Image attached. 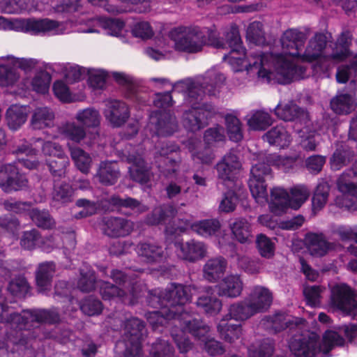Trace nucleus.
I'll return each instance as SVG.
<instances>
[{"label": "nucleus", "mask_w": 357, "mask_h": 357, "mask_svg": "<svg viewBox=\"0 0 357 357\" xmlns=\"http://www.w3.org/2000/svg\"><path fill=\"white\" fill-rule=\"evenodd\" d=\"M225 37L231 50L223 56V61H227L234 72L255 71L259 80L267 84H288L302 76L303 69L291 68L281 55L253 51L246 56L237 25L231 24Z\"/></svg>", "instance_id": "nucleus-1"}, {"label": "nucleus", "mask_w": 357, "mask_h": 357, "mask_svg": "<svg viewBox=\"0 0 357 357\" xmlns=\"http://www.w3.org/2000/svg\"><path fill=\"white\" fill-rule=\"evenodd\" d=\"M225 80L222 73L212 68L196 80L187 78L172 85V91L183 93L185 102L191 107L183 115V124L186 130L195 132L208 124V119L215 114V109L211 104L202 101L206 94L216 96Z\"/></svg>", "instance_id": "nucleus-2"}, {"label": "nucleus", "mask_w": 357, "mask_h": 357, "mask_svg": "<svg viewBox=\"0 0 357 357\" xmlns=\"http://www.w3.org/2000/svg\"><path fill=\"white\" fill-rule=\"evenodd\" d=\"M164 298L167 303L161 311L146 313V318L153 330L163 331L162 328L170 327L178 333L184 329L185 320H193L186 311L185 305L191 301L190 287L172 282L164 289Z\"/></svg>", "instance_id": "nucleus-3"}, {"label": "nucleus", "mask_w": 357, "mask_h": 357, "mask_svg": "<svg viewBox=\"0 0 357 357\" xmlns=\"http://www.w3.org/2000/svg\"><path fill=\"white\" fill-rule=\"evenodd\" d=\"M0 289V328L1 325L8 331V337L17 335H29L27 329L41 324H54L59 321V314L55 310L33 309L12 312L4 303Z\"/></svg>", "instance_id": "nucleus-4"}, {"label": "nucleus", "mask_w": 357, "mask_h": 357, "mask_svg": "<svg viewBox=\"0 0 357 357\" xmlns=\"http://www.w3.org/2000/svg\"><path fill=\"white\" fill-rule=\"evenodd\" d=\"M302 327L293 331L289 340V349L296 357H326L334 347L344 344V339L333 331L324 333L321 344L319 335L314 333L304 334Z\"/></svg>", "instance_id": "nucleus-5"}, {"label": "nucleus", "mask_w": 357, "mask_h": 357, "mask_svg": "<svg viewBox=\"0 0 357 357\" xmlns=\"http://www.w3.org/2000/svg\"><path fill=\"white\" fill-rule=\"evenodd\" d=\"M170 37L177 50L189 54L200 52L205 46L220 49L225 45L215 28L181 26L172 30Z\"/></svg>", "instance_id": "nucleus-6"}, {"label": "nucleus", "mask_w": 357, "mask_h": 357, "mask_svg": "<svg viewBox=\"0 0 357 357\" xmlns=\"http://www.w3.org/2000/svg\"><path fill=\"white\" fill-rule=\"evenodd\" d=\"M267 162H258L252 165L248 186L252 196L256 202L264 204L268 202L267 185L266 178L271 176V165H275L284 172L292 169L296 162L294 157H282L275 154H270L266 157Z\"/></svg>", "instance_id": "nucleus-7"}, {"label": "nucleus", "mask_w": 357, "mask_h": 357, "mask_svg": "<svg viewBox=\"0 0 357 357\" xmlns=\"http://www.w3.org/2000/svg\"><path fill=\"white\" fill-rule=\"evenodd\" d=\"M209 331L208 325L199 319H194L192 321L185 320L184 329H180L178 333L172 329L171 335L181 353H186L192 348V343L186 337L188 333L204 342V349L209 355L214 356L222 354L225 351L224 347L221 342L209 337Z\"/></svg>", "instance_id": "nucleus-8"}, {"label": "nucleus", "mask_w": 357, "mask_h": 357, "mask_svg": "<svg viewBox=\"0 0 357 357\" xmlns=\"http://www.w3.org/2000/svg\"><path fill=\"white\" fill-rule=\"evenodd\" d=\"M172 102L171 92L155 94L153 105L164 110H155L151 113L149 126L157 136H169L177 130L178 123L175 116L166 110V108L172 105Z\"/></svg>", "instance_id": "nucleus-9"}, {"label": "nucleus", "mask_w": 357, "mask_h": 357, "mask_svg": "<svg viewBox=\"0 0 357 357\" xmlns=\"http://www.w3.org/2000/svg\"><path fill=\"white\" fill-rule=\"evenodd\" d=\"M291 195L283 188L275 187L271 190L269 208L275 215H280L289 208L298 209L308 199L310 191L304 185H297L290 190Z\"/></svg>", "instance_id": "nucleus-10"}, {"label": "nucleus", "mask_w": 357, "mask_h": 357, "mask_svg": "<svg viewBox=\"0 0 357 357\" xmlns=\"http://www.w3.org/2000/svg\"><path fill=\"white\" fill-rule=\"evenodd\" d=\"M146 337L145 324L137 317L126 319L123 323L122 340L116 344V352L125 347L122 357H142V344Z\"/></svg>", "instance_id": "nucleus-11"}, {"label": "nucleus", "mask_w": 357, "mask_h": 357, "mask_svg": "<svg viewBox=\"0 0 357 357\" xmlns=\"http://www.w3.org/2000/svg\"><path fill=\"white\" fill-rule=\"evenodd\" d=\"M40 325L29 327V335H17L8 337V331H6L5 340L0 341V357H33L34 350L32 341L36 338L40 339L39 332Z\"/></svg>", "instance_id": "nucleus-12"}, {"label": "nucleus", "mask_w": 357, "mask_h": 357, "mask_svg": "<svg viewBox=\"0 0 357 357\" xmlns=\"http://www.w3.org/2000/svg\"><path fill=\"white\" fill-rule=\"evenodd\" d=\"M336 186L342 195L335 197V206L349 211H357V160L350 169H346L338 177Z\"/></svg>", "instance_id": "nucleus-13"}, {"label": "nucleus", "mask_w": 357, "mask_h": 357, "mask_svg": "<svg viewBox=\"0 0 357 357\" xmlns=\"http://www.w3.org/2000/svg\"><path fill=\"white\" fill-rule=\"evenodd\" d=\"M307 31L308 29H306L305 31H302L298 29H287L283 33L280 39L283 53L273 54L270 52L274 56H282L291 68H301L303 69L302 76L299 78L294 79L292 82L303 79L305 77L306 68L294 63L289 59V56H302L301 52L308 36Z\"/></svg>", "instance_id": "nucleus-14"}, {"label": "nucleus", "mask_w": 357, "mask_h": 357, "mask_svg": "<svg viewBox=\"0 0 357 357\" xmlns=\"http://www.w3.org/2000/svg\"><path fill=\"white\" fill-rule=\"evenodd\" d=\"M29 180L25 174L20 172L15 162L0 166V188L7 194L27 189Z\"/></svg>", "instance_id": "nucleus-15"}, {"label": "nucleus", "mask_w": 357, "mask_h": 357, "mask_svg": "<svg viewBox=\"0 0 357 357\" xmlns=\"http://www.w3.org/2000/svg\"><path fill=\"white\" fill-rule=\"evenodd\" d=\"M178 225L166 226L165 233L167 236L176 235L184 232L190 227L191 229L202 237L215 235L220 229V222L217 219H206L190 223L188 220H179Z\"/></svg>", "instance_id": "nucleus-16"}, {"label": "nucleus", "mask_w": 357, "mask_h": 357, "mask_svg": "<svg viewBox=\"0 0 357 357\" xmlns=\"http://www.w3.org/2000/svg\"><path fill=\"white\" fill-rule=\"evenodd\" d=\"M36 63L33 59L17 58L12 55L0 57V85H13L17 80L18 75L13 69L15 67L29 70Z\"/></svg>", "instance_id": "nucleus-17"}, {"label": "nucleus", "mask_w": 357, "mask_h": 357, "mask_svg": "<svg viewBox=\"0 0 357 357\" xmlns=\"http://www.w3.org/2000/svg\"><path fill=\"white\" fill-rule=\"evenodd\" d=\"M155 162L160 172L167 178L175 175L180 167L181 160L169 158L168 155L180 151V147L170 142H162L160 146L156 148Z\"/></svg>", "instance_id": "nucleus-18"}, {"label": "nucleus", "mask_w": 357, "mask_h": 357, "mask_svg": "<svg viewBox=\"0 0 357 357\" xmlns=\"http://www.w3.org/2000/svg\"><path fill=\"white\" fill-rule=\"evenodd\" d=\"M141 272H142L141 269L134 271L130 268L124 271L113 269L110 272L109 277L119 287L126 289L128 295L137 302V299L146 290V286L137 280V273Z\"/></svg>", "instance_id": "nucleus-19"}, {"label": "nucleus", "mask_w": 357, "mask_h": 357, "mask_svg": "<svg viewBox=\"0 0 357 357\" xmlns=\"http://www.w3.org/2000/svg\"><path fill=\"white\" fill-rule=\"evenodd\" d=\"M59 26L60 24L58 22L49 19L16 20L10 25L11 29L35 35L45 33L59 34L60 33Z\"/></svg>", "instance_id": "nucleus-20"}, {"label": "nucleus", "mask_w": 357, "mask_h": 357, "mask_svg": "<svg viewBox=\"0 0 357 357\" xmlns=\"http://www.w3.org/2000/svg\"><path fill=\"white\" fill-rule=\"evenodd\" d=\"M331 291V305L333 307L349 313L357 307L355 294L346 284H335Z\"/></svg>", "instance_id": "nucleus-21"}, {"label": "nucleus", "mask_w": 357, "mask_h": 357, "mask_svg": "<svg viewBox=\"0 0 357 357\" xmlns=\"http://www.w3.org/2000/svg\"><path fill=\"white\" fill-rule=\"evenodd\" d=\"M242 164L234 151L227 153L217 163L218 178L223 182H234L241 169Z\"/></svg>", "instance_id": "nucleus-22"}, {"label": "nucleus", "mask_w": 357, "mask_h": 357, "mask_svg": "<svg viewBox=\"0 0 357 357\" xmlns=\"http://www.w3.org/2000/svg\"><path fill=\"white\" fill-rule=\"evenodd\" d=\"M133 229V222L122 217L105 216L101 221V229L103 234L111 238L128 236Z\"/></svg>", "instance_id": "nucleus-23"}, {"label": "nucleus", "mask_w": 357, "mask_h": 357, "mask_svg": "<svg viewBox=\"0 0 357 357\" xmlns=\"http://www.w3.org/2000/svg\"><path fill=\"white\" fill-rule=\"evenodd\" d=\"M56 236L43 238L36 229L26 231L20 238V245L25 250H31L36 248L50 252L54 248L59 247Z\"/></svg>", "instance_id": "nucleus-24"}, {"label": "nucleus", "mask_w": 357, "mask_h": 357, "mask_svg": "<svg viewBox=\"0 0 357 357\" xmlns=\"http://www.w3.org/2000/svg\"><path fill=\"white\" fill-rule=\"evenodd\" d=\"M138 257L148 264H157L165 262L167 252L162 245L155 242H141L135 248Z\"/></svg>", "instance_id": "nucleus-25"}, {"label": "nucleus", "mask_w": 357, "mask_h": 357, "mask_svg": "<svg viewBox=\"0 0 357 357\" xmlns=\"http://www.w3.org/2000/svg\"><path fill=\"white\" fill-rule=\"evenodd\" d=\"M97 289L104 301H114L131 305L137 303L133 298L128 295L126 289L109 282L98 280Z\"/></svg>", "instance_id": "nucleus-26"}, {"label": "nucleus", "mask_w": 357, "mask_h": 357, "mask_svg": "<svg viewBox=\"0 0 357 357\" xmlns=\"http://www.w3.org/2000/svg\"><path fill=\"white\" fill-rule=\"evenodd\" d=\"M305 245L310 254L314 257H323L335 248V243L327 241L322 232L310 231L304 237Z\"/></svg>", "instance_id": "nucleus-27"}, {"label": "nucleus", "mask_w": 357, "mask_h": 357, "mask_svg": "<svg viewBox=\"0 0 357 357\" xmlns=\"http://www.w3.org/2000/svg\"><path fill=\"white\" fill-rule=\"evenodd\" d=\"M174 246L178 257L190 262H195L203 259L207 252L204 243L193 239L185 243L176 242Z\"/></svg>", "instance_id": "nucleus-28"}, {"label": "nucleus", "mask_w": 357, "mask_h": 357, "mask_svg": "<svg viewBox=\"0 0 357 357\" xmlns=\"http://www.w3.org/2000/svg\"><path fill=\"white\" fill-rule=\"evenodd\" d=\"M104 114L112 127L119 128L129 119L130 110L125 102L118 100H109L106 103Z\"/></svg>", "instance_id": "nucleus-29"}, {"label": "nucleus", "mask_w": 357, "mask_h": 357, "mask_svg": "<svg viewBox=\"0 0 357 357\" xmlns=\"http://www.w3.org/2000/svg\"><path fill=\"white\" fill-rule=\"evenodd\" d=\"M266 321L275 333L288 329L290 334L300 326H303L305 321L302 318L294 317L282 312L266 317Z\"/></svg>", "instance_id": "nucleus-30"}, {"label": "nucleus", "mask_w": 357, "mask_h": 357, "mask_svg": "<svg viewBox=\"0 0 357 357\" xmlns=\"http://www.w3.org/2000/svg\"><path fill=\"white\" fill-rule=\"evenodd\" d=\"M275 114L284 121H296L306 125L309 120L308 112L293 102H289L282 107L278 104L275 108Z\"/></svg>", "instance_id": "nucleus-31"}, {"label": "nucleus", "mask_w": 357, "mask_h": 357, "mask_svg": "<svg viewBox=\"0 0 357 357\" xmlns=\"http://www.w3.org/2000/svg\"><path fill=\"white\" fill-rule=\"evenodd\" d=\"M128 161L132 165L128 168L131 178L139 183H147L153 176L151 169L139 155H129Z\"/></svg>", "instance_id": "nucleus-32"}, {"label": "nucleus", "mask_w": 357, "mask_h": 357, "mask_svg": "<svg viewBox=\"0 0 357 357\" xmlns=\"http://www.w3.org/2000/svg\"><path fill=\"white\" fill-rule=\"evenodd\" d=\"M243 287L240 275L230 274L225 277L217 285L218 294L220 296L236 298L241 294Z\"/></svg>", "instance_id": "nucleus-33"}, {"label": "nucleus", "mask_w": 357, "mask_h": 357, "mask_svg": "<svg viewBox=\"0 0 357 357\" xmlns=\"http://www.w3.org/2000/svg\"><path fill=\"white\" fill-rule=\"evenodd\" d=\"M272 298L270 291L261 286L255 287L247 298L256 314L266 311L271 305Z\"/></svg>", "instance_id": "nucleus-34"}, {"label": "nucleus", "mask_w": 357, "mask_h": 357, "mask_svg": "<svg viewBox=\"0 0 357 357\" xmlns=\"http://www.w3.org/2000/svg\"><path fill=\"white\" fill-rule=\"evenodd\" d=\"M327 36L324 33L317 32L309 40L308 44L302 54L301 58L309 62L317 60L322 54L327 45Z\"/></svg>", "instance_id": "nucleus-35"}, {"label": "nucleus", "mask_w": 357, "mask_h": 357, "mask_svg": "<svg viewBox=\"0 0 357 357\" xmlns=\"http://www.w3.org/2000/svg\"><path fill=\"white\" fill-rule=\"evenodd\" d=\"M227 261L222 257L209 259L203 266V277L210 282H216L224 275Z\"/></svg>", "instance_id": "nucleus-36"}, {"label": "nucleus", "mask_w": 357, "mask_h": 357, "mask_svg": "<svg viewBox=\"0 0 357 357\" xmlns=\"http://www.w3.org/2000/svg\"><path fill=\"white\" fill-rule=\"evenodd\" d=\"M54 113L51 108L48 107H38L33 112L31 126L34 130L51 128L54 126Z\"/></svg>", "instance_id": "nucleus-37"}, {"label": "nucleus", "mask_w": 357, "mask_h": 357, "mask_svg": "<svg viewBox=\"0 0 357 357\" xmlns=\"http://www.w3.org/2000/svg\"><path fill=\"white\" fill-rule=\"evenodd\" d=\"M356 106L354 94L339 92L331 99V107L338 114H347L354 111Z\"/></svg>", "instance_id": "nucleus-38"}, {"label": "nucleus", "mask_w": 357, "mask_h": 357, "mask_svg": "<svg viewBox=\"0 0 357 357\" xmlns=\"http://www.w3.org/2000/svg\"><path fill=\"white\" fill-rule=\"evenodd\" d=\"M120 176L119 167L116 161L101 162L97 172L99 181L105 185H114Z\"/></svg>", "instance_id": "nucleus-39"}, {"label": "nucleus", "mask_w": 357, "mask_h": 357, "mask_svg": "<svg viewBox=\"0 0 357 357\" xmlns=\"http://www.w3.org/2000/svg\"><path fill=\"white\" fill-rule=\"evenodd\" d=\"M263 139L268 142L271 145L284 149L290 144L291 137L284 126L281 123L266 132L263 136Z\"/></svg>", "instance_id": "nucleus-40"}, {"label": "nucleus", "mask_w": 357, "mask_h": 357, "mask_svg": "<svg viewBox=\"0 0 357 357\" xmlns=\"http://www.w3.org/2000/svg\"><path fill=\"white\" fill-rule=\"evenodd\" d=\"M54 272L55 264L53 262L46 261L38 265L36 273V280L40 292L44 293L50 288Z\"/></svg>", "instance_id": "nucleus-41"}, {"label": "nucleus", "mask_w": 357, "mask_h": 357, "mask_svg": "<svg viewBox=\"0 0 357 357\" xmlns=\"http://www.w3.org/2000/svg\"><path fill=\"white\" fill-rule=\"evenodd\" d=\"M195 303L197 307L210 316L218 314L222 307L221 300L209 291L200 295Z\"/></svg>", "instance_id": "nucleus-42"}, {"label": "nucleus", "mask_w": 357, "mask_h": 357, "mask_svg": "<svg viewBox=\"0 0 357 357\" xmlns=\"http://www.w3.org/2000/svg\"><path fill=\"white\" fill-rule=\"evenodd\" d=\"M255 314L256 312L246 298L243 301L231 304L228 307V314L225 316L231 319L243 321Z\"/></svg>", "instance_id": "nucleus-43"}, {"label": "nucleus", "mask_w": 357, "mask_h": 357, "mask_svg": "<svg viewBox=\"0 0 357 357\" xmlns=\"http://www.w3.org/2000/svg\"><path fill=\"white\" fill-rule=\"evenodd\" d=\"M229 320L231 319L224 316L218 324L217 330L222 340L232 343L241 337L243 329L241 324H230Z\"/></svg>", "instance_id": "nucleus-44"}, {"label": "nucleus", "mask_w": 357, "mask_h": 357, "mask_svg": "<svg viewBox=\"0 0 357 357\" xmlns=\"http://www.w3.org/2000/svg\"><path fill=\"white\" fill-rule=\"evenodd\" d=\"M201 146L202 142L199 139L191 138L187 142V147L194 161L202 164H211L215 158L213 152L208 146L203 150H198Z\"/></svg>", "instance_id": "nucleus-45"}, {"label": "nucleus", "mask_w": 357, "mask_h": 357, "mask_svg": "<svg viewBox=\"0 0 357 357\" xmlns=\"http://www.w3.org/2000/svg\"><path fill=\"white\" fill-rule=\"evenodd\" d=\"M176 213V208L169 204H163L155 207L151 214L147 215L146 222L150 225L166 224L173 218Z\"/></svg>", "instance_id": "nucleus-46"}, {"label": "nucleus", "mask_w": 357, "mask_h": 357, "mask_svg": "<svg viewBox=\"0 0 357 357\" xmlns=\"http://www.w3.org/2000/svg\"><path fill=\"white\" fill-rule=\"evenodd\" d=\"M59 132L68 140L79 144L86 137L85 128L75 121H66L59 127Z\"/></svg>", "instance_id": "nucleus-47"}, {"label": "nucleus", "mask_w": 357, "mask_h": 357, "mask_svg": "<svg viewBox=\"0 0 357 357\" xmlns=\"http://www.w3.org/2000/svg\"><path fill=\"white\" fill-rule=\"evenodd\" d=\"M28 107L12 105L6 111V121L8 127L13 130L20 128L26 121Z\"/></svg>", "instance_id": "nucleus-48"}, {"label": "nucleus", "mask_w": 357, "mask_h": 357, "mask_svg": "<svg viewBox=\"0 0 357 357\" xmlns=\"http://www.w3.org/2000/svg\"><path fill=\"white\" fill-rule=\"evenodd\" d=\"M351 43V35L349 31H342L340 35L331 54V57L337 61H342L351 55L349 47Z\"/></svg>", "instance_id": "nucleus-49"}, {"label": "nucleus", "mask_w": 357, "mask_h": 357, "mask_svg": "<svg viewBox=\"0 0 357 357\" xmlns=\"http://www.w3.org/2000/svg\"><path fill=\"white\" fill-rule=\"evenodd\" d=\"M353 151L349 149L348 146L342 143L337 144V148L330 158V165L331 169L337 171L351 160Z\"/></svg>", "instance_id": "nucleus-50"}, {"label": "nucleus", "mask_w": 357, "mask_h": 357, "mask_svg": "<svg viewBox=\"0 0 357 357\" xmlns=\"http://www.w3.org/2000/svg\"><path fill=\"white\" fill-rule=\"evenodd\" d=\"M75 119L84 128H98L100 124L101 116L100 112L93 107L79 109Z\"/></svg>", "instance_id": "nucleus-51"}, {"label": "nucleus", "mask_w": 357, "mask_h": 357, "mask_svg": "<svg viewBox=\"0 0 357 357\" xmlns=\"http://www.w3.org/2000/svg\"><path fill=\"white\" fill-rule=\"evenodd\" d=\"M330 190L331 185L328 181L321 180L318 183L312 198L314 213L321 210L325 206L329 197Z\"/></svg>", "instance_id": "nucleus-52"}, {"label": "nucleus", "mask_w": 357, "mask_h": 357, "mask_svg": "<svg viewBox=\"0 0 357 357\" xmlns=\"http://www.w3.org/2000/svg\"><path fill=\"white\" fill-rule=\"evenodd\" d=\"M225 126L228 137L230 140L238 142L243 139L242 123L237 117V115L232 113H227L225 116Z\"/></svg>", "instance_id": "nucleus-53"}, {"label": "nucleus", "mask_w": 357, "mask_h": 357, "mask_svg": "<svg viewBox=\"0 0 357 357\" xmlns=\"http://www.w3.org/2000/svg\"><path fill=\"white\" fill-rule=\"evenodd\" d=\"M105 201L111 206L116 208H127L132 210L137 209L140 213L146 211L149 208L141 204L136 199L126 197L121 198L120 196L114 195L105 199Z\"/></svg>", "instance_id": "nucleus-54"}, {"label": "nucleus", "mask_w": 357, "mask_h": 357, "mask_svg": "<svg viewBox=\"0 0 357 357\" xmlns=\"http://www.w3.org/2000/svg\"><path fill=\"white\" fill-rule=\"evenodd\" d=\"M95 271L87 265L80 268V278L77 282L78 289L83 292H89L97 288Z\"/></svg>", "instance_id": "nucleus-55"}, {"label": "nucleus", "mask_w": 357, "mask_h": 357, "mask_svg": "<svg viewBox=\"0 0 357 357\" xmlns=\"http://www.w3.org/2000/svg\"><path fill=\"white\" fill-rule=\"evenodd\" d=\"M246 38L250 43L257 46L264 45L266 38L263 24L258 21L250 23L247 29Z\"/></svg>", "instance_id": "nucleus-56"}, {"label": "nucleus", "mask_w": 357, "mask_h": 357, "mask_svg": "<svg viewBox=\"0 0 357 357\" xmlns=\"http://www.w3.org/2000/svg\"><path fill=\"white\" fill-rule=\"evenodd\" d=\"M248 124L250 128L255 130H265L272 124V118L268 112L257 110L254 112L248 119Z\"/></svg>", "instance_id": "nucleus-57"}, {"label": "nucleus", "mask_w": 357, "mask_h": 357, "mask_svg": "<svg viewBox=\"0 0 357 357\" xmlns=\"http://www.w3.org/2000/svg\"><path fill=\"white\" fill-rule=\"evenodd\" d=\"M232 234L240 243H246L250 235V224L245 218L236 219L230 224Z\"/></svg>", "instance_id": "nucleus-58"}, {"label": "nucleus", "mask_w": 357, "mask_h": 357, "mask_svg": "<svg viewBox=\"0 0 357 357\" xmlns=\"http://www.w3.org/2000/svg\"><path fill=\"white\" fill-rule=\"evenodd\" d=\"M70 155L77 169L84 174L89 173L92 162L90 155L77 147L70 149Z\"/></svg>", "instance_id": "nucleus-59"}, {"label": "nucleus", "mask_w": 357, "mask_h": 357, "mask_svg": "<svg viewBox=\"0 0 357 357\" xmlns=\"http://www.w3.org/2000/svg\"><path fill=\"white\" fill-rule=\"evenodd\" d=\"M174 348L168 340L158 338L152 344L151 357H179L174 354Z\"/></svg>", "instance_id": "nucleus-60"}, {"label": "nucleus", "mask_w": 357, "mask_h": 357, "mask_svg": "<svg viewBox=\"0 0 357 357\" xmlns=\"http://www.w3.org/2000/svg\"><path fill=\"white\" fill-rule=\"evenodd\" d=\"M49 169L54 178L65 176L66 168L70 164L69 158L66 155L58 156L56 158L47 161Z\"/></svg>", "instance_id": "nucleus-61"}, {"label": "nucleus", "mask_w": 357, "mask_h": 357, "mask_svg": "<svg viewBox=\"0 0 357 357\" xmlns=\"http://www.w3.org/2000/svg\"><path fill=\"white\" fill-rule=\"evenodd\" d=\"M29 215L32 221L39 227L50 229L55 225L54 220L47 210L33 208L29 211Z\"/></svg>", "instance_id": "nucleus-62"}, {"label": "nucleus", "mask_w": 357, "mask_h": 357, "mask_svg": "<svg viewBox=\"0 0 357 357\" xmlns=\"http://www.w3.org/2000/svg\"><path fill=\"white\" fill-rule=\"evenodd\" d=\"M7 289L13 296L23 298L29 292L30 287L26 279L22 275H19L9 282Z\"/></svg>", "instance_id": "nucleus-63"}, {"label": "nucleus", "mask_w": 357, "mask_h": 357, "mask_svg": "<svg viewBox=\"0 0 357 357\" xmlns=\"http://www.w3.org/2000/svg\"><path fill=\"white\" fill-rule=\"evenodd\" d=\"M73 190L66 183H54L52 192V199L60 204H66L72 201Z\"/></svg>", "instance_id": "nucleus-64"}]
</instances>
